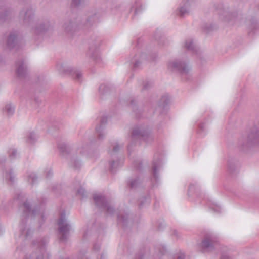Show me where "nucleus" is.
<instances>
[{"label":"nucleus","instance_id":"obj_1","mask_svg":"<svg viewBox=\"0 0 259 259\" xmlns=\"http://www.w3.org/2000/svg\"><path fill=\"white\" fill-rule=\"evenodd\" d=\"M23 206L24 209L20 223V237H22L23 240H24L30 238L33 233L31 229L26 227V219L29 215L31 214L32 217H37L40 218L39 220V227H41L45 222L46 217L39 207H35L32 210L31 204L27 201L23 203Z\"/></svg>","mask_w":259,"mask_h":259},{"label":"nucleus","instance_id":"obj_2","mask_svg":"<svg viewBox=\"0 0 259 259\" xmlns=\"http://www.w3.org/2000/svg\"><path fill=\"white\" fill-rule=\"evenodd\" d=\"M58 148L70 167L74 169L80 168L81 165V157L83 153L81 148L73 147L65 143L58 144Z\"/></svg>","mask_w":259,"mask_h":259},{"label":"nucleus","instance_id":"obj_3","mask_svg":"<svg viewBox=\"0 0 259 259\" xmlns=\"http://www.w3.org/2000/svg\"><path fill=\"white\" fill-rule=\"evenodd\" d=\"M219 19L231 25H240L243 22V15L238 11L222 3L214 5Z\"/></svg>","mask_w":259,"mask_h":259},{"label":"nucleus","instance_id":"obj_4","mask_svg":"<svg viewBox=\"0 0 259 259\" xmlns=\"http://www.w3.org/2000/svg\"><path fill=\"white\" fill-rule=\"evenodd\" d=\"M238 145L244 151L259 145V122L254 123L247 136H242L239 139Z\"/></svg>","mask_w":259,"mask_h":259},{"label":"nucleus","instance_id":"obj_5","mask_svg":"<svg viewBox=\"0 0 259 259\" xmlns=\"http://www.w3.org/2000/svg\"><path fill=\"white\" fill-rule=\"evenodd\" d=\"M49 240L46 237H40L33 241L32 245L35 251L23 259H51V254L47 249Z\"/></svg>","mask_w":259,"mask_h":259},{"label":"nucleus","instance_id":"obj_6","mask_svg":"<svg viewBox=\"0 0 259 259\" xmlns=\"http://www.w3.org/2000/svg\"><path fill=\"white\" fill-rule=\"evenodd\" d=\"M35 10L30 6H26L20 11L19 19L24 26L29 27L33 23L35 18Z\"/></svg>","mask_w":259,"mask_h":259},{"label":"nucleus","instance_id":"obj_7","mask_svg":"<svg viewBox=\"0 0 259 259\" xmlns=\"http://www.w3.org/2000/svg\"><path fill=\"white\" fill-rule=\"evenodd\" d=\"M218 244L217 237L212 233H206L199 246L203 252H208L214 250Z\"/></svg>","mask_w":259,"mask_h":259},{"label":"nucleus","instance_id":"obj_8","mask_svg":"<svg viewBox=\"0 0 259 259\" xmlns=\"http://www.w3.org/2000/svg\"><path fill=\"white\" fill-rule=\"evenodd\" d=\"M93 200L96 207L101 210H105L106 215H112L115 212V209L107 201L105 196L101 195H95Z\"/></svg>","mask_w":259,"mask_h":259},{"label":"nucleus","instance_id":"obj_9","mask_svg":"<svg viewBox=\"0 0 259 259\" xmlns=\"http://www.w3.org/2000/svg\"><path fill=\"white\" fill-rule=\"evenodd\" d=\"M52 28V26L48 19L40 21L32 29L34 38L36 40L41 39L44 34Z\"/></svg>","mask_w":259,"mask_h":259},{"label":"nucleus","instance_id":"obj_10","mask_svg":"<svg viewBox=\"0 0 259 259\" xmlns=\"http://www.w3.org/2000/svg\"><path fill=\"white\" fill-rule=\"evenodd\" d=\"M59 232L62 234L60 237V241L65 242L68 238V234L71 230V226L67 222L66 218L65 212L62 211L58 221Z\"/></svg>","mask_w":259,"mask_h":259},{"label":"nucleus","instance_id":"obj_11","mask_svg":"<svg viewBox=\"0 0 259 259\" xmlns=\"http://www.w3.org/2000/svg\"><path fill=\"white\" fill-rule=\"evenodd\" d=\"M56 68L60 73L70 75L79 82L82 81V74L80 70L67 67L64 63L61 62L57 64Z\"/></svg>","mask_w":259,"mask_h":259},{"label":"nucleus","instance_id":"obj_12","mask_svg":"<svg viewBox=\"0 0 259 259\" xmlns=\"http://www.w3.org/2000/svg\"><path fill=\"white\" fill-rule=\"evenodd\" d=\"M119 148L120 146L117 144L114 146L111 151H109V153L112 156V159L109 162V170L112 174L115 173L123 164L122 160H120L116 156V153L119 151Z\"/></svg>","mask_w":259,"mask_h":259},{"label":"nucleus","instance_id":"obj_13","mask_svg":"<svg viewBox=\"0 0 259 259\" xmlns=\"http://www.w3.org/2000/svg\"><path fill=\"white\" fill-rule=\"evenodd\" d=\"M168 68L171 71L178 72L182 75L188 74L190 70L188 65L180 60H175L169 62Z\"/></svg>","mask_w":259,"mask_h":259},{"label":"nucleus","instance_id":"obj_14","mask_svg":"<svg viewBox=\"0 0 259 259\" xmlns=\"http://www.w3.org/2000/svg\"><path fill=\"white\" fill-rule=\"evenodd\" d=\"M132 137L133 139L143 140L146 143H150L153 140L148 128L142 126L135 127L133 130Z\"/></svg>","mask_w":259,"mask_h":259},{"label":"nucleus","instance_id":"obj_15","mask_svg":"<svg viewBox=\"0 0 259 259\" xmlns=\"http://www.w3.org/2000/svg\"><path fill=\"white\" fill-rule=\"evenodd\" d=\"M101 40L99 38H93L89 41V51L88 55L96 62H99L101 57L99 53V47L100 45Z\"/></svg>","mask_w":259,"mask_h":259},{"label":"nucleus","instance_id":"obj_16","mask_svg":"<svg viewBox=\"0 0 259 259\" xmlns=\"http://www.w3.org/2000/svg\"><path fill=\"white\" fill-rule=\"evenodd\" d=\"M79 21L77 20L75 17L67 19L63 25L65 31L70 36H73L75 33L82 27L79 24Z\"/></svg>","mask_w":259,"mask_h":259},{"label":"nucleus","instance_id":"obj_17","mask_svg":"<svg viewBox=\"0 0 259 259\" xmlns=\"http://www.w3.org/2000/svg\"><path fill=\"white\" fill-rule=\"evenodd\" d=\"M20 42V37L19 32L16 30L10 32L6 40L7 48L10 50L14 48L17 49L19 47Z\"/></svg>","mask_w":259,"mask_h":259},{"label":"nucleus","instance_id":"obj_18","mask_svg":"<svg viewBox=\"0 0 259 259\" xmlns=\"http://www.w3.org/2000/svg\"><path fill=\"white\" fill-rule=\"evenodd\" d=\"M16 74L20 79H25L28 75V70L26 65L22 57L16 62Z\"/></svg>","mask_w":259,"mask_h":259},{"label":"nucleus","instance_id":"obj_19","mask_svg":"<svg viewBox=\"0 0 259 259\" xmlns=\"http://www.w3.org/2000/svg\"><path fill=\"white\" fill-rule=\"evenodd\" d=\"M190 0H184L180 4L177 10V14L180 17L189 15L190 12Z\"/></svg>","mask_w":259,"mask_h":259},{"label":"nucleus","instance_id":"obj_20","mask_svg":"<svg viewBox=\"0 0 259 259\" xmlns=\"http://www.w3.org/2000/svg\"><path fill=\"white\" fill-rule=\"evenodd\" d=\"M108 118L107 116H102L100 119V124L97 125L96 127V131L98 135V139L99 140H102L104 136L105 133L104 130L107 123Z\"/></svg>","mask_w":259,"mask_h":259},{"label":"nucleus","instance_id":"obj_21","mask_svg":"<svg viewBox=\"0 0 259 259\" xmlns=\"http://www.w3.org/2000/svg\"><path fill=\"white\" fill-rule=\"evenodd\" d=\"M128 213L125 210H120L117 213V223L124 229L127 227L128 223Z\"/></svg>","mask_w":259,"mask_h":259},{"label":"nucleus","instance_id":"obj_22","mask_svg":"<svg viewBox=\"0 0 259 259\" xmlns=\"http://www.w3.org/2000/svg\"><path fill=\"white\" fill-rule=\"evenodd\" d=\"M247 26L250 36L254 35L259 31V24L257 20L254 18L250 19Z\"/></svg>","mask_w":259,"mask_h":259},{"label":"nucleus","instance_id":"obj_23","mask_svg":"<svg viewBox=\"0 0 259 259\" xmlns=\"http://www.w3.org/2000/svg\"><path fill=\"white\" fill-rule=\"evenodd\" d=\"M161 160L160 158L158 157L156 158V155H154V158L153 161L152 169L153 178L155 179L156 181H157L158 178V168L160 164Z\"/></svg>","mask_w":259,"mask_h":259},{"label":"nucleus","instance_id":"obj_24","mask_svg":"<svg viewBox=\"0 0 259 259\" xmlns=\"http://www.w3.org/2000/svg\"><path fill=\"white\" fill-rule=\"evenodd\" d=\"M142 180L140 178L137 176L135 178H132L127 181V186L130 189H136L141 184Z\"/></svg>","mask_w":259,"mask_h":259},{"label":"nucleus","instance_id":"obj_25","mask_svg":"<svg viewBox=\"0 0 259 259\" xmlns=\"http://www.w3.org/2000/svg\"><path fill=\"white\" fill-rule=\"evenodd\" d=\"M169 101L168 98L167 96H162L156 110H159L161 114H163L164 110L166 109L167 105L169 103Z\"/></svg>","mask_w":259,"mask_h":259},{"label":"nucleus","instance_id":"obj_26","mask_svg":"<svg viewBox=\"0 0 259 259\" xmlns=\"http://www.w3.org/2000/svg\"><path fill=\"white\" fill-rule=\"evenodd\" d=\"M130 106L131 107L133 112L134 113L135 116L137 118H140L142 117L143 110L141 109H139L136 104V101L132 100L131 101Z\"/></svg>","mask_w":259,"mask_h":259},{"label":"nucleus","instance_id":"obj_27","mask_svg":"<svg viewBox=\"0 0 259 259\" xmlns=\"http://www.w3.org/2000/svg\"><path fill=\"white\" fill-rule=\"evenodd\" d=\"M167 251L166 246L162 244L158 243L155 246V252L159 256L166 254Z\"/></svg>","mask_w":259,"mask_h":259},{"label":"nucleus","instance_id":"obj_28","mask_svg":"<svg viewBox=\"0 0 259 259\" xmlns=\"http://www.w3.org/2000/svg\"><path fill=\"white\" fill-rule=\"evenodd\" d=\"M99 15L95 13L87 18L85 25L87 27L92 26L94 24L98 23L99 22Z\"/></svg>","mask_w":259,"mask_h":259},{"label":"nucleus","instance_id":"obj_29","mask_svg":"<svg viewBox=\"0 0 259 259\" xmlns=\"http://www.w3.org/2000/svg\"><path fill=\"white\" fill-rule=\"evenodd\" d=\"M185 48L193 53H197L198 52L197 47L193 44L192 39H189L186 40L185 42Z\"/></svg>","mask_w":259,"mask_h":259},{"label":"nucleus","instance_id":"obj_30","mask_svg":"<svg viewBox=\"0 0 259 259\" xmlns=\"http://www.w3.org/2000/svg\"><path fill=\"white\" fill-rule=\"evenodd\" d=\"M139 207L140 208H142L143 207L148 205L150 202L151 199L149 195H147L146 196H141L139 200Z\"/></svg>","mask_w":259,"mask_h":259},{"label":"nucleus","instance_id":"obj_31","mask_svg":"<svg viewBox=\"0 0 259 259\" xmlns=\"http://www.w3.org/2000/svg\"><path fill=\"white\" fill-rule=\"evenodd\" d=\"M9 11L5 6L0 7V25L6 20Z\"/></svg>","mask_w":259,"mask_h":259},{"label":"nucleus","instance_id":"obj_32","mask_svg":"<svg viewBox=\"0 0 259 259\" xmlns=\"http://www.w3.org/2000/svg\"><path fill=\"white\" fill-rule=\"evenodd\" d=\"M238 164L237 162L233 159H231L228 161V170L230 174L234 172L237 168Z\"/></svg>","mask_w":259,"mask_h":259},{"label":"nucleus","instance_id":"obj_33","mask_svg":"<svg viewBox=\"0 0 259 259\" xmlns=\"http://www.w3.org/2000/svg\"><path fill=\"white\" fill-rule=\"evenodd\" d=\"M139 58H140L139 59H135V62L134 63L133 65L134 69H137L139 68L142 60L148 59L147 55L144 53H142L140 55Z\"/></svg>","mask_w":259,"mask_h":259},{"label":"nucleus","instance_id":"obj_34","mask_svg":"<svg viewBox=\"0 0 259 259\" xmlns=\"http://www.w3.org/2000/svg\"><path fill=\"white\" fill-rule=\"evenodd\" d=\"M4 176L6 179L8 180L12 184L14 183L15 174L12 169L10 168L8 170H6L5 172Z\"/></svg>","mask_w":259,"mask_h":259},{"label":"nucleus","instance_id":"obj_35","mask_svg":"<svg viewBox=\"0 0 259 259\" xmlns=\"http://www.w3.org/2000/svg\"><path fill=\"white\" fill-rule=\"evenodd\" d=\"M4 111L7 113L8 116H12L14 113L15 107L11 103L8 104L5 106Z\"/></svg>","mask_w":259,"mask_h":259},{"label":"nucleus","instance_id":"obj_36","mask_svg":"<svg viewBox=\"0 0 259 259\" xmlns=\"http://www.w3.org/2000/svg\"><path fill=\"white\" fill-rule=\"evenodd\" d=\"M110 90V88L107 84H102L99 88V92L102 96L108 94Z\"/></svg>","mask_w":259,"mask_h":259},{"label":"nucleus","instance_id":"obj_37","mask_svg":"<svg viewBox=\"0 0 259 259\" xmlns=\"http://www.w3.org/2000/svg\"><path fill=\"white\" fill-rule=\"evenodd\" d=\"M36 141V136L33 132H30L27 136L26 141L27 143L33 144Z\"/></svg>","mask_w":259,"mask_h":259},{"label":"nucleus","instance_id":"obj_38","mask_svg":"<svg viewBox=\"0 0 259 259\" xmlns=\"http://www.w3.org/2000/svg\"><path fill=\"white\" fill-rule=\"evenodd\" d=\"M143 10L142 6L139 2H136L135 5L131 8V10L134 11L135 14H138L141 12Z\"/></svg>","mask_w":259,"mask_h":259},{"label":"nucleus","instance_id":"obj_39","mask_svg":"<svg viewBox=\"0 0 259 259\" xmlns=\"http://www.w3.org/2000/svg\"><path fill=\"white\" fill-rule=\"evenodd\" d=\"M9 158L11 160L15 159L17 156V151L15 148H10L8 152Z\"/></svg>","mask_w":259,"mask_h":259},{"label":"nucleus","instance_id":"obj_40","mask_svg":"<svg viewBox=\"0 0 259 259\" xmlns=\"http://www.w3.org/2000/svg\"><path fill=\"white\" fill-rule=\"evenodd\" d=\"M27 179L28 181L30 182L32 185H33L36 183L37 180V177L35 174L32 172L28 174Z\"/></svg>","mask_w":259,"mask_h":259},{"label":"nucleus","instance_id":"obj_41","mask_svg":"<svg viewBox=\"0 0 259 259\" xmlns=\"http://www.w3.org/2000/svg\"><path fill=\"white\" fill-rule=\"evenodd\" d=\"M85 3V0H72L71 6L73 8H78Z\"/></svg>","mask_w":259,"mask_h":259},{"label":"nucleus","instance_id":"obj_42","mask_svg":"<svg viewBox=\"0 0 259 259\" xmlns=\"http://www.w3.org/2000/svg\"><path fill=\"white\" fill-rule=\"evenodd\" d=\"M203 28L207 32H210L215 30L217 28V26L214 24H206L203 26Z\"/></svg>","mask_w":259,"mask_h":259},{"label":"nucleus","instance_id":"obj_43","mask_svg":"<svg viewBox=\"0 0 259 259\" xmlns=\"http://www.w3.org/2000/svg\"><path fill=\"white\" fill-rule=\"evenodd\" d=\"M133 165L135 168L137 170L140 171L142 169V163L140 160H136L134 161L133 162Z\"/></svg>","mask_w":259,"mask_h":259},{"label":"nucleus","instance_id":"obj_44","mask_svg":"<svg viewBox=\"0 0 259 259\" xmlns=\"http://www.w3.org/2000/svg\"><path fill=\"white\" fill-rule=\"evenodd\" d=\"M209 208L216 213H220L221 211V207L216 204H212L209 206Z\"/></svg>","mask_w":259,"mask_h":259},{"label":"nucleus","instance_id":"obj_45","mask_svg":"<svg viewBox=\"0 0 259 259\" xmlns=\"http://www.w3.org/2000/svg\"><path fill=\"white\" fill-rule=\"evenodd\" d=\"M173 259H185V255L184 253L180 252L174 255Z\"/></svg>","mask_w":259,"mask_h":259},{"label":"nucleus","instance_id":"obj_46","mask_svg":"<svg viewBox=\"0 0 259 259\" xmlns=\"http://www.w3.org/2000/svg\"><path fill=\"white\" fill-rule=\"evenodd\" d=\"M153 85V83L151 81H147L144 85L142 90H147L150 89Z\"/></svg>","mask_w":259,"mask_h":259},{"label":"nucleus","instance_id":"obj_47","mask_svg":"<svg viewBox=\"0 0 259 259\" xmlns=\"http://www.w3.org/2000/svg\"><path fill=\"white\" fill-rule=\"evenodd\" d=\"M157 223V229L160 231L162 230L165 226L164 222L159 221Z\"/></svg>","mask_w":259,"mask_h":259},{"label":"nucleus","instance_id":"obj_48","mask_svg":"<svg viewBox=\"0 0 259 259\" xmlns=\"http://www.w3.org/2000/svg\"><path fill=\"white\" fill-rule=\"evenodd\" d=\"M144 256V253L143 251L141 250L135 256L134 259H143Z\"/></svg>","mask_w":259,"mask_h":259},{"label":"nucleus","instance_id":"obj_49","mask_svg":"<svg viewBox=\"0 0 259 259\" xmlns=\"http://www.w3.org/2000/svg\"><path fill=\"white\" fill-rule=\"evenodd\" d=\"M101 243L100 242H96L94 244L93 249L95 251H99L100 249Z\"/></svg>","mask_w":259,"mask_h":259},{"label":"nucleus","instance_id":"obj_50","mask_svg":"<svg viewBox=\"0 0 259 259\" xmlns=\"http://www.w3.org/2000/svg\"><path fill=\"white\" fill-rule=\"evenodd\" d=\"M205 129V124L203 123H200L199 125V127L197 130V132L199 134H201V133L204 131Z\"/></svg>","mask_w":259,"mask_h":259},{"label":"nucleus","instance_id":"obj_51","mask_svg":"<svg viewBox=\"0 0 259 259\" xmlns=\"http://www.w3.org/2000/svg\"><path fill=\"white\" fill-rule=\"evenodd\" d=\"M78 194L81 195L83 197L85 196V191L84 188H80L77 192Z\"/></svg>","mask_w":259,"mask_h":259},{"label":"nucleus","instance_id":"obj_52","mask_svg":"<svg viewBox=\"0 0 259 259\" xmlns=\"http://www.w3.org/2000/svg\"><path fill=\"white\" fill-rule=\"evenodd\" d=\"M195 190V186L194 184H191L189 185L188 189V194L189 195L191 192H193Z\"/></svg>","mask_w":259,"mask_h":259},{"label":"nucleus","instance_id":"obj_53","mask_svg":"<svg viewBox=\"0 0 259 259\" xmlns=\"http://www.w3.org/2000/svg\"><path fill=\"white\" fill-rule=\"evenodd\" d=\"M6 159L5 156L0 158V167H3L6 162Z\"/></svg>","mask_w":259,"mask_h":259},{"label":"nucleus","instance_id":"obj_54","mask_svg":"<svg viewBox=\"0 0 259 259\" xmlns=\"http://www.w3.org/2000/svg\"><path fill=\"white\" fill-rule=\"evenodd\" d=\"M221 259H232L229 255L226 254H223L221 256Z\"/></svg>","mask_w":259,"mask_h":259},{"label":"nucleus","instance_id":"obj_55","mask_svg":"<svg viewBox=\"0 0 259 259\" xmlns=\"http://www.w3.org/2000/svg\"><path fill=\"white\" fill-rule=\"evenodd\" d=\"M53 175V172L51 170H49L46 174L47 178H50Z\"/></svg>","mask_w":259,"mask_h":259},{"label":"nucleus","instance_id":"obj_56","mask_svg":"<svg viewBox=\"0 0 259 259\" xmlns=\"http://www.w3.org/2000/svg\"><path fill=\"white\" fill-rule=\"evenodd\" d=\"M172 234L175 235L176 237H178V232H177V230H174Z\"/></svg>","mask_w":259,"mask_h":259},{"label":"nucleus","instance_id":"obj_57","mask_svg":"<svg viewBox=\"0 0 259 259\" xmlns=\"http://www.w3.org/2000/svg\"><path fill=\"white\" fill-rule=\"evenodd\" d=\"M35 101L36 103L39 104L40 102V100H39V99L38 98H35Z\"/></svg>","mask_w":259,"mask_h":259},{"label":"nucleus","instance_id":"obj_58","mask_svg":"<svg viewBox=\"0 0 259 259\" xmlns=\"http://www.w3.org/2000/svg\"><path fill=\"white\" fill-rule=\"evenodd\" d=\"M87 233H87V232H85L84 233V234H83V239H85L86 236H87Z\"/></svg>","mask_w":259,"mask_h":259},{"label":"nucleus","instance_id":"obj_59","mask_svg":"<svg viewBox=\"0 0 259 259\" xmlns=\"http://www.w3.org/2000/svg\"><path fill=\"white\" fill-rule=\"evenodd\" d=\"M132 147V145H129L127 147V150L129 152H130L131 150V147Z\"/></svg>","mask_w":259,"mask_h":259},{"label":"nucleus","instance_id":"obj_60","mask_svg":"<svg viewBox=\"0 0 259 259\" xmlns=\"http://www.w3.org/2000/svg\"><path fill=\"white\" fill-rule=\"evenodd\" d=\"M100 259H104V254H101Z\"/></svg>","mask_w":259,"mask_h":259},{"label":"nucleus","instance_id":"obj_61","mask_svg":"<svg viewBox=\"0 0 259 259\" xmlns=\"http://www.w3.org/2000/svg\"><path fill=\"white\" fill-rule=\"evenodd\" d=\"M55 186H53V188H52V189H53V191H55Z\"/></svg>","mask_w":259,"mask_h":259},{"label":"nucleus","instance_id":"obj_62","mask_svg":"<svg viewBox=\"0 0 259 259\" xmlns=\"http://www.w3.org/2000/svg\"><path fill=\"white\" fill-rule=\"evenodd\" d=\"M61 259H68V258H63V257H62V258H61Z\"/></svg>","mask_w":259,"mask_h":259},{"label":"nucleus","instance_id":"obj_63","mask_svg":"<svg viewBox=\"0 0 259 259\" xmlns=\"http://www.w3.org/2000/svg\"><path fill=\"white\" fill-rule=\"evenodd\" d=\"M152 60L153 61H154V60H155V59H154V58H152Z\"/></svg>","mask_w":259,"mask_h":259},{"label":"nucleus","instance_id":"obj_64","mask_svg":"<svg viewBox=\"0 0 259 259\" xmlns=\"http://www.w3.org/2000/svg\"><path fill=\"white\" fill-rule=\"evenodd\" d=\"M1 232H2V230H1V229H0V233H1Z\"/></svg>","mask_w":259,"mask_h":259}]
</instances>
